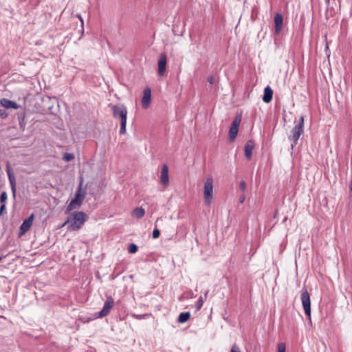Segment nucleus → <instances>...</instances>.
<instances>
[{
	"label": "nucleus",
	"mask_w": 352,
	"mask_h": 352,
	"mask_svg": "<svg viewBox=\"0 0 352 352\" xmlns=\"http://www.w3.org/2000/svg\"><path fill=\"white\" fill-rule=\"evenodd\" d=\"M88 219L87 214L82 212H75L72 213L67 219L61 226V228L68 225L67 230L69 231H77L81 229Z\"/></svg>",
	"instance_id": "f257e3e1"
},
{
	"label": "nucleus",
	"mask_w": 352,
	"mask_h": 352,
	"mask_svg": "<svg viewBox=\"0 0 352 352\" xmlns=\"http://www.w3.org/2000/svg\"><path fill=\"white\" fill-rule=\"evenodd\" d=\"M111 109L113 111V116L115 118H119L120 120V133L124 135L126 133V117H127V109L122 105H111L110 104Z\"/></svg>",
	"instance_id": "f03ea898"
},
{
	"label": "nucleus",
	"mask_w": 352,
	"mask_h": 352,
	"mask_svg": "<svg viewBox=\"0 0 352 352\" xmlns=\"http://www.w3.org/2000/svg\"><path fill=\"white\" fill-rule=\"evenodd\" d=\"M304 117L301 116L298 122V124L291 131V134L289 136V139L292 142V147L296 144L300 136L304 132Z\"/></svg>",
	"instance_id": "7ed1b4c3"
},
{
	"label": "nucleus",
	"mask_w": 352,
	"mask_h": 352,
	"mask_svg": "<svg viewBox=\"0 0 352 352\" xmlns=\"http://www.w3.org/2000/svg\"><path fill=\"white\" fill-rule=\"evenodd\" d=\"M204 197L206 205H210L213 199V179L212 177L206 178L204 185Z\"/></svg>",
	"instance_id": "20e7f679"
},
{
	"label": "nucleus",
	"mask_w": 352,
	"mask_h": 352,
	"mask_svg": "<svg viewBox=\"0 0 352 352\" xmlns=\"http://www.w3.org/2000/svg\"><path fill=\"white\" fill-rule=\"evenodd\" d=\"M85 193L82 191V186L80 184L79 186L75 198L72 199L71 202L69 204L66 212H69L74 209L79 208L85 199Z\"/></svg>",
	"instance_id": "39448f33"
},
{
	"label": "nucleus",
	"mask_w": 352,
	"mask_h": 352,
	"mask_svg": "<svg viewBox=\"0 0 352 352\" xmlns=\"http://www.w3.org/2000/svg\"><path fill=\"white\" fill-rule=\"evenodd\" d=\"M301 302L306 316L311 319V300L310 296L307 289L303 288L301 291Z\"/></svg>",
	"instance_id": "423d86ee"
},
{
	"label": "nucleus",
	"mask_w": 352,
	"mask_h": 352,
	"mask_svg": "<svg viewBox=\"0 0 352 352\" xmlns=\"http://www.w3.org/2000/svg\"><path fill=\"white\" fill-rule=\"evenodd\" d=\"M241 121V118L240 115L236 116L233 120L229 131V140L230 142H233L236 139Z\"/></svg>",
	"instance_id": "0eeeda50"
},
{
	"label": "nucleus",
	"mask_w": 352,
	"mask_h": 352,
	"mask_svg": "<svg viewBox=\"0 0 352 352\" xmlns=\"http://www.w3.org/2000/svg\"><path fill=\"white\" fill-rule=\"evenodd\" d=\"M114 306V300L111 296H108L104 304L102 309L98 314V318H103L108 315Z\"/></svg>",
	"instance_id": "6e6552de"
},
{
	"label": "nucleus",
	"mask_w": 352,
	"mask_h": 352,
	"mask_svg": "<svg viewBox=\"0 0 352 352\" xmlns=\"http://www.w3.org/2000/svg\"><path fill=\"white\" fill-rule=\"evenodd\" d=\"M167 63V56L165 53H162L157 62L158 76H164L166 74Z\"/></svg>",
	"instance_id": "1a4fd4ad"
},
{
	"label": "nucleus",
	"mask_w": 352,
	"mask_h": 352,
	"mask_svg": "<svg viewBox=\"0 0 352 352\" xmlns=\"http://www.w3.org/2000/svg\"><path fill=\"white\" fill-rule=\"evenodd\" d=\"M34 215L32 214L28 218L24 220L22 224L20 226V235L24 234L26 232H28L31 228L33 221H34Z\"/></svg>",
	"instance_id": "9d476101"
},
{
	"label": "nucleus",
	"mask_w": 352,
	"mask_h": 352,
	"mask_svg": "<svg viewBox=\"0 0 352 352\" xmlns=\"http://www.w3.org/2000/svg\"><path fill=\"white\" fill-rule=\"evenodd\" d=\"M151 102V90L149 87H146L144 90V95L142 98V106L146 109L149 107Z\"/></svg>",
	"instance_id": "9b49d317"
},
{
	"label": "nucleus",
	"mask_w": 352,
	"mask_h": 352,
	"mask_svg": "<svg viewBox=\"0 0 352 352\" xmlns=\"http://www.w3.org/2000/svg\"><path fill=\"white\" fill-rule=\"evenodd\" d=\"M160 182L164 186H168L169 184L168 168L166 164H164L160 175Z\"/></svg>",
	"instance_id": "f8f14e48"
},
{
	"label": "nucleus",
	"mask_w": 352,
	"mask_h": 352,
	"mask_svg": "<svg viewBox=\"0 0 352 352\" xmlns=\"http://www.w3.org/2000/svg\"><path fill=\"white\" fill-rule=\"evenodd\" d=\"M283 16L281 14L276 13L274 17V23H275V32L276 34H279L281 31L283 26Z\"/></svg>",
	"instance_id": "ddd939ff"
},
{
	"label": "nucleus",
	"mask_w": 352,
	"mask_h": 352,
	"mask_svg": "<svg viewBox=\"0 0 352 352\" xmlns=\"http://www.w3.org/2000/svg\"><path fill=\"white\" fill-rule=\"evenodd\" d=\"M0 104L7 109H16L19 108V105L16 102L7 98H2L0 100Z\"/></svg>",
	"instance_id": "4468645a"
},
{
	"label": "nucleus",
	"mask_w": 352,
	"mask_h": 352,
	"mask_svg": "<svg viewBox=\"0 0 352 352\" xmlns=\"http://www.w3.org/2000/svg\"><path fill=\"white\" fill-rule=\"evenodd\" d=\"M254 148V143L252 141H248L245 146V155L250 160L252 155V150Z\"/></svg>",
	"instance_id": "2eb2a0df"
},
{
	"label": "nucleus",
	"mask_w": 352,
	"mask_h": 352,
	"mask_svg": "<svg viewBox=\"0 0 352 352\" xmlns=\"http://www.w3.org/2000/svg\"><path fill=\"white\" fill-rule=\"evenodd\" d=\"M273 91L270 86H267L264 89L263 100L268 103L272 100Z\"/></svg>",
	"instance_id": "dca6fc26"
},
{
	"label": "nucleus",
	"mask_w": 352,
	"mask_h": 352,
	"mask_svg": "<svg viewBox=\"0 0 352 352\" xmlns=\"http://www.w3.org/2000/svg\"><path fill=\"white\" fill-rule=\"evenodd\" d=\"M145 214V210L142 207H137L133 210L131 212V215L133 217L140 219H142Z\"/></svg>",
	"instance_id": "f3484780"
},
{
	"label": "nucleus",
	"mask_w": 352,
	"mask_h": 352,
	"mask_svg": "<svg viewBox=\"0 0 352 352\" xmlns=\"http://www.w3.org/2000/svg\"><path fill=\"white\" fill-rule=\"evenodd\" d=\"M190 317V314L189 312H182L178 317V322L180 323H184L189 320Z\"/></svg>",
	"instance_id": "a211bd4d"
},
{
	"label": "nucleus",
	"mask_w": 352,
	"mask_h": 352,
	"mask_svg": "<svg viewBox=\"0 0 352 352\" xmlns=\"http://www.w3.org/2000/svg\"><path fill=\"white\" fill-rule=\"evenodd\" d=\"M8 179H9V181H10V183L11 189H12V193H13V196H14V197H15V196H16V190L15 177L14 176H11V177H9Z\"/></svg>",
	"instance_id": "6ab92c4d"
},
{
	"label": "nucleus",
	"mask_w": 352,
	"mask_h": 352,
	"mask_svg": "<svg viewBox=\"0 0 352 352\" xmlns=\"http://www.w3.org/2000/svg\"><path fill=\"white\" fill-rule=\"evenodd\" d=\"M63 159L65 162H69L74 159V155L72 153H65L63 155Z\"/></svg>",
	"instance_id": "aec40b11"
},
{
	"label": "nucleus",
	"mask_w": 352,
	"mask_h": 352,
	"mask_svg": "<svg viewBox=\"0 0 352 352\" xmlns=\"http://www.w3.org/2000/svg\"><path fill=\"white\" fill-rule=\"evenodd\" d=\"M129 252L131 254H135L138 251V246L135 244H131L129 246Z\"/></svg>",
	"instance_id": "412c9836"
},
{
	"label": "nucleus",
	"mask_w": 352,
	"mask_h": 352,
	"mask_svg": "<svg viewBox=\"0 0 352 352\" xmlns=\"http://www.w3.org/2000/svg\"><path fill=\"white\" fill-rule=\"evenodd\" d=\"M8 195L6 192H3L0 196V202L2 203V204H5L6 201L7 200Z\"/></svg>",
	"instance_id": "4be33fe9"
},
{
	"label": "nucleus",
	"mask_w": 352,
	"mask_h": 352,
	"mask_svg": "<svg viewBox=\"0 0 352 352\" xmlns=\"http://www.w3.org/2000/svg\"><path fill=\"white\" fill-rule=\"evenodd\" d=\"M278 352H285V344L283 342L278 344Z\"/></svg>",
	"instance_id": "5701e85b"
},
{
	"label": "nucleus",
	"mask_w": 352,
	"mask_h": 352,
	"mask_svg": "<svg viewBox=\"0 0 352 352\" xmlns=\"http://www.w3.org/2000/svg\"><path fill=\"white\" fill-rule=\"evenodd\" d=\"M160 232L157 228H155L153 231V237L154 239H157L160 236Z\"/></svg>",
	"instance_id": "b1692460"
},
{
	"label": "nucleus",
	"mask_w": 352,
	"mask_h": 352,
	"mask_svg": "<svg viewBox=\"0 0 352 352\" xmlns=\"http://www.w3.org/2000/svg\"><path fill=\"white\" fill-rule=\"evenodd\" d=\"M6 171H7V174H8V177H11V176H14L13 173H12V170H11V168H10V167L9 164L7 165V170H6Z\"/></svg>",
	"instance_id": "393cba45"
},
{
	"label": "nucleus",
	"mask_w": 352,
	"mask_h": 352,
	"mask_svg": "<svg viewBox=\"0 0 352 352\" xmlns=\"http://www.w3.org/2000/svg\"><path fill=\"white\" fill-rule=\"evenodd\" d=\"M6 171H7V174H8V177H11V176H14L13 173H12V170H11V168H10V167L9 164L7 165V170H6Z\"/></svg>",
	"instance_id": "a878e982"
},
{
	"label": "nucleus",
	"mask_w": 352,
	"mask_h": 352,
	"mask_svg": "<svg viewBox=\"0 0 352 352\" xmlns=\"http://www.w3.org/2000/svg\"><path fill=\"white\" fill-rule=\"evenodd\" d=\"M204 303L203 298L201 296L197 301V308L199 309Z\"/></svg>",
	"instance_id": "bb28decb"
},
{
	"label": "nucleus",
	"mask_w": 352,
	"mask_h": 352,
	"mask_svg": "<svg viewBox=\"0 0 352 352\" xmlns=\"http://www.w3.org/2000/svg\"><path fill=\"white\" fill-rule=\"evenodd\" d=\"M230 352H241L239 347H236V346H233L231 349Z\"/></svg>",
	"instance_id": "cd10ccee"
},
{
	"label": "nucleus",
	"mask_w": 352,
	"mask_h": 352,
	"mask_svg": "<svg viewBox=\"0 0 352 352\" xmlns=\"http://www.w3.org/2000/svg\"><path fill=\"white\" fill-rule=\"evenodd\" d=\"M6 210V205L5 204H2L0 207V215H2L3 212L5 211Z\"/></svg>",
	"instance_id": "c85d7f7f"
},
{
	"label": "nucleus",
	"mask_w": 352,
	"mask_h": 352,
	"mask_svg": "<svg viewBox=\"0 0 352 352\" xmlns=\"http://www.w3.org/2000/svg\"><path fill=\"white\" fill-rule=\"evenodd\" d=\"M349 189H350L351 192H352V178H351V182L349 184Z\"/></svg>",
	"instance_id": "c756f323"
},
{
	"label": "nucleus",
	"mask_w": 352,
	"mask_h": 352,
	"mask_svg": "<svg viewBox=\"0 0 352 352\" xmlns=\"http://www.w3.org/2000/svg\"><path fill=\"white\" fill-rule=\"evenodd\" d=\"M209 80V82H210V84H212V82H213V78H212V77H210V78H209V80Z\"/></svg>",
	"instance_id": "7c9ffc66"
},
{
	"label": "nucleus",
	"mask_w": 352,
	"mask_h": 352,
	"mask_svg": "<svg viewBox=\"0 0 352 352\" xmlns=\"http://www.w3.org/2000/svg\"><path fill=\"white\" fill-rule=\"evenodd\" d=\"M239 187H240V188H242V182H240V184H239Z\"/></svg>",
	"instance_id": "2f4dec72"
},
{
	"label": "nucleus",
	"mask_w": 352,
	"mask_h": 352,
	"mask_svg": "<svg viewBox=\"0 0 352 352\" xmlns=\"http://www.w3.org/2000/svg\"><path fill=\"white\" fill-rule=\"evenodd\" d=\"M79 19H80L82 23H83V20L82 19V18L80 16Z\"/></svg>",
	"instance_id": "473e14b6"
},
{
	"label": "nucleus",
	"mask_w": 352,
	"mask_h": 352,
	"mask_svg": "<svg viewBox=\"0 0 352 352\" xmlns=\"http://www.w3.org/2000/svg\"><path fill=\"white\" fill-rule=\"evenodd\" d=\"M330 0H326V2L329 3Z\"/></svg>",
	"instance_id": "72a5a7b5"
}]
</instances>
